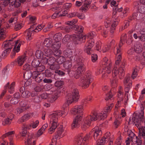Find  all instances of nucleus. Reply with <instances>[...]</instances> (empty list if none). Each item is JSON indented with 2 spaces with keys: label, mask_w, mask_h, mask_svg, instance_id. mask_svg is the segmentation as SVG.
<instances>
[{
  "label": "nucleus",
  "mask_w": 145,
  "mask_h": 145,
  "mask_svg": "<svg viewBox=\"0 0 145 145\" xmlns=\"http://www.w3.org/2000/svg\"><path fill=\"white\" fill-rule=\"evenodd\" d=\"M119 22V20L118 18L113 19L111 25V29H114L118 25Z\"/></svg>",
  "instance_id": "4c0bfd02"
},
{
  "label": "nucleus",
  "mask_w": 145,
  "mask_h": 145,
  "mask_svg": "<svg viewBox=\"0 0 145 145\" xmlns=\"http://www.w3.org/2000/svg\"><path fill=\"white\" fill-rule=\"evenodd\" d=\"M13 44L14 42L11 40H6L3 42L2 46L5 50L2 54V56H5L11 51Z\"/></svg>",
  "instance_id": "1a4fd4ad"
},
{
  "label": "nucleus",
  "mask_w": 145,
  "mask_h": 145,
  "mask_svg": "<svg viewBox=\"0 0 145 145\" xmlns=\"http://www.w3.org/2000/svg\"><path fill=\"white\" fill-rule=\"evenodd\" d=\"M105 99L106 100H112L113 99V95L110 92L106 94L105 96Z\"/></svg>",
  "instance_id": "bf43d9fd"
},
{
  "label": "nucleus",
  "mask_w": 145,
  "mask_h": 145,
  "mask_svg": "<svg viewBox=\"0 0 145 145\" xmlns=\"http://www.w3.org/2000/svg\"><path fill=\"white\" fill-rule=\"evenodd\" d=\"M27 58V56L24 54L18 57L17 59L15 60V61L17 63L19 66H21L23 64Z\"/></svg>",
  "instance_id": "393cba45"
},
{
  "label": "nucleus",
  "mask_w": 145,
  "mask_h": 145,
  "mask_svg": "<svg viewBox=\"0 0 145 145\" xmlns=\"http://www.w3.org/2000/svg\"><path fill=\"white\" fill-rule=\"evenodd\" d=\"M71 27L70 26H66V27L64 26H59V29H61L63 30L64 32H65V33H68L70 31Z\"/></svg>",
  "instance_id": "37998d69"
},
{
  "label": "nucleus",
  "mask_w": 145,
  "mask_h": 145,
  "mask_svg": "<svg viewBox=\"0 0 145 145\" xmlns=\"http://www.w3.org/2000/svg\"><path fill=\"white\" fill-rule=\"evenodd\" d=\"M141 113L138 114H134L132 117L129 119V124H133L136 125L139 130V136L140 138H142L144 140L145 145V127L141 126L142 121L144 120V108L142 104L140 106Z\"/></svg>",
  "instance_id": "f03ea898"
},
{
  "label": "nucleus",
  "mask_w": 145,
  "mask_h": 145,
  "mask_svg": "<svg viewBox=\"0 0 145 145\" xmlns=\"http://www.w3.org/2000/svg\"><path fill=\"white\" fill-rule=\"evenodd\" d=\"M68 110H66L64 111L61 110H57L54 112L50 114L49 118L50 120V128L48 129V133L52 134L54 132L57 126L59 125L58 122V118L63 115H67L68 113Z\"/></svg>",
  "instance_id": "20e7f679"
},
{
  "label": "nucleus",
  "mask_w": 145,
  "mask_h": 145,
  "mask_svg": "<svg viewBox=\"0 0 145 145\" xmlns=\"http://www.w3.org/2000/svg\"><path fill=\"white\" fill-rule=\"evenodd\" d=\"M72 66V63L71 61L68 60L65 61L64 64V67L66 69H69Z\"/></svg>",
  "instance_id": "ea45409f"
},
{
  "label": "nucleus",
  "mask_w": 145,
  "mask_h": 145,
  "mask_svg": "<svg viewBox=\"0 0 145 145\" xmlns=\"http://www.w3.org/2000/svg\"><path fill=\"white\" fill-rule=\"evenodd\" d=\"M30 118V116L28 114H26L22 116L19 119L18 121V122L20 123L24 121L25 120H27Z\"/></svg>",
  "instance_id": "c9c22d12"
},
{
  "label": "nucleus",
  "mask_w": 145,
  "mask_h": 145,
  "mask_svg": "<svg viewBox=\"0 0 145 145\" xmlns=\"http://www.w3.org/2000/svg\"><path fill=\"white\" fill-rule=\"evenodd\" d=\"M34 32L33 29H32L31 28H29L26 30V38L27 41H29L32 39Z\"/></svg>",
  "instance_id": "5701e85b"
},
{
  "label": "nucleus",
  "mask_w": 145,
  "mask_h": 145,
  "mask_svg": "<svg viewBox=\"0 0 145 145\" xmlns=\"http://www.w3.org/2000/svg\"><path fill=\"white\" fill-rule=\"evenodd\" d=\"M15 85V82H12L8 89V92L10 93H12L14 92V86Z\"/></svg>",
  "instance_id": "603ef678"
},
{
  "label": "nucleus",
  "mask_w": 145,
  "mask_h": 145,
  "mask_svg": "<svg viewBox=\"0 0 145 145\" xmlns=\"http://www.w3.org/2000/svg\"><path fill=\"white\" fill-rule=\"evenodd\" d=\"M58 97V93L57 91H54L52 94L49 96L48 101L51 103H52L56 100Z\"/></svg>",
  "instance_id": "4be33fe9"
},
{
  "label": "nucleus",
  "mask_w": 145,
  "mask_h": 145,
  "mask_svg": "<svg viewBox=\"0 0 145 145\" xmlns=\"http://www.w3.org/2000/svg\"><path fill=\"white\" fill-rule=\"evenodd\" d=\"M140 2L143 5L139 6L138 10L140 13H142L145 11V7H144V5L145 6V0H140Z\"/></svg>",
  "instance_id": "72a5a7b5"
},
{
  "label": "nucleus",
  "mask_w": 145,
  "mask_h": 145,
  "mask_svg": "<svg viewBox=\"0 0 145 145\" xmlns=\"http://www.w3.org/2000/svg\"><path fill=\"white\" fill-rule=\"evenodd\" d=\"M42 75V74L39 72L37 71H33L32 73V77L33 78H36L38 77V75Z\"/></svg>",
  "instance_id": "4d7b16f0"
},
{
  "label": "nucleus",
  "mask_w": 145,
  "mask_h": 145,
  "mask_svg": "<svg viewBox=\"0 0 145 145\" xmlns=\"http://www.w3.org/2000/svg\"><path fill=\"white\" fill-rule=\"evenodd\" d=\"M140 33L141 35L138 37L139 39L141 41H145V32L141 31H140Z\"/></svg>",
  "instance_id": "5fc2aeb1"
},
{
  "label": "nucleus",
  "mask_w": 145,
  "mask_h": 145,
  "mask_svg": "<svg viewBox=\"0 0 145 145\" xmlns=\"http://www.w3.org/2000/svg\"><path fill=\"white\" fill-rule=\"evenodd\" d=\"M92 97L89 96L85 98L82 101V102L84 105H86L88 104L91 101L92 99Z\"/></svg>",
  "instance_id": "c03bdc74"
},
{
  "label": "nucleus",
  "mask_w": 145,
  "mask_h": 145,
  "mask_svg": "<svg viewBox=\"0 0 145 145\" xmlns=\"http://www.w3.org/2000/svg\"><path fill=\"white\" fill-rule=\"evenodd\" d=\"M62 34L60 33H56L54 36L55 41H59L62 39Z\"/></svg>",
  "instance_id": "a18cd8bd"
},
{
  "label": "nucleus",
  "mask_w": 145,
  "mask_h": 145,
  "mask_svg": "<svg viewBox=\"0 0 145 145\" xmlns=\"http://www.w3.org/2000/svg\"><path fill=\"white\" fill-rule=\"evenodd\" d=\"M102 133V131L97 126L93 129L88 134H87L84 137H86L88 135L89 139L91 137L92 135L93 136L94 139L97 140L100 137Z\"/></svg>",
  "instance_id": "6e6552de"
},
{
  "label": "nucleus",
  "mask_w": 145,
  "mask_h": 145,
  "mask_svg": "<svg viewBox=\"0 0 145 145\" xmlns=\"http://www.w3.org/2000/svg\"><path fill=\"white\" fill-rule=\"evenodd\" d=\"M15 133L14 131H12L8 132L3 135L2 137L4 138L7 137H9V140L10 139H11L12 141L13 138L14 136V135Z\"/></svg>",
  "instance_id": "2f4dec72"
},
{
  "label": "nucleus",
  "mask_w": 145,
  "mask_h": 145,
  "mask_svg": "<svg viewBox=\"0 0 145 145\" xmlns=\"http://www.w3.org/2000/svg\"><path fill=\"white\" fill-rule=\"evenodd\" d=\"M85 67L83 64L78 65L74 74V76L76 79L78 78L80 76L81 74L85 71Z\"/></svg>",
  "instance_id": "6ab92c4d"
},
{
  "label": "nucleus",
  "mask_w": 145,
  "mask_h": 145,
  "mask_svg": "<svg viewBox=\"0 0 145 145\" xmlns=\"http://www.w3.org/2000/svg\"><path fill=\"white\" fill-rule=\"evenodd\" d=\"M10 5L12 6L14 5L15 7H18L20 5V2L19 0H10Z\"/></svg>",
  "instance_id": "473e14b6"
},
{
  "label": "nucleus",
  "mask_w": 145,
  "mask_h": 145,
  "mask_svg": "<svg viewBox=\"0 0 145 145\" xmlns=\"http://www.w3.org/2000/svg\"><path fill=\"white\" fill-rule=\"evenodd\" d=\"M77 22L76 19H74L71 21L67 22H65L66 24L68 25L67 26H70L71 27L70 30L72 28V25L75 24Z\"/></svg>",
  "instance_id": "58836bf2"
},
{
  "label": "nucleus",
  "mask_w": 145,
  "mask_h": 145,
  "mask_svg": "<svg viewBox=\"0 0 145 145\" xmlns=\"http://www.w3.org/2000/svg\"><path fill=\"white\" fill-rule=\"evenodd\" d=\"M50 10L51 11L55 12L52 15L51 17L53 19L57 17L58 15H59V16H65L66 14V12L64 11L62 12H64V13L59 14L61 13V9L60 7L59 6L52 8L50 9Z\"/></svg>",
  "instance_id": "ddd939ff"
},
{
  "label": "nucleus",
  "mask_w": 145,
  "mask_h": 145,
  "mask_svg": "<svg viewBox=\"0 0 145 145\" xmlns=\"http://www.w3.org/2000/svg\"><path fill=\"white\" fill-rule=\"evenodd\" d=\"M91 0H81L82 3L84 4L81 7V9L85 10L88 9L89 5L91 4Z\"/></svg>",
  "instance_id": "cd10ccee"
},
{
  "label": "nucleus",
  "mask_w": 145,
  "mask_h": 145,
  "mask_svg": "<svg viewBox=\"0 0 145 145\" xmlns=\"http://www.w3.org/2000/svg\"><path fill=\"white\" fill-rule=\"evenodd\" d=\"M65 131L63 127L59 128L57 131L56 134L53 138L52 139L54 141H57V139L63 137L65 136Z\"/></svg>",
  "instance_id": "a211bd4d"
},
{
  "label": "nucleus",
  "mask_w": 145,
  "mask_h": 145,
  "mask_svg": "<svg viewBox=\"0 0 145 145\" xmlns=\"http://www.w3.org/2000/svg\"><path fill=\"white\" fill-rule=\"evenodd\" d=\"M61 43L59 41H55L53 43L52 49L54 51L55 56H59L61 54V52L59 48L61 46Z\"/></svg>",
  "instance_id": "9d476101"
},
{
  "label": "nucleus",
  "mask_w": 145,
  "mask_h": 145,
  "mask_svg": "<svg viewBox=\"0 0 145 145\" xmlns=\"http://www.w3.org/2000/svg\"><path fill=\"white\" fill-rule=\"evenodd\" d=\"M49 87V86L48 85L45 86L44 87L42 86H37L35 87L34 89L36 91L40 92L43 90V88L46 90H49L50 89Z\"/></svg>",
  "instance_id": "c756f323"
},
{
  "label": "nucleus",
  "mask_w": 145,
  "mask_h": 145,
  "mask_svg": "<svg viewBox=\"0 0 145 145\" xmlns=\"http://www.w3.org/2000/svg\"><path fill=\"white\" fill-rule=\"evenodd\" d=\"M18 43V40L16 41L15 42V44L14 45V47L13 49L12 52L11 53V58H13L16 55V52H18L20 50V46L21 44Z\"/></svg>",
  "instance_id": "412c9836"
},
{
  "label": "nucleus",
  "mask_w": 145,
  "mask_h": 145,
  "mask_svg": "<svg viewBox=\"0 0 145 145\" xmlns=\"http://www.w3.org/2000/svg\"><path fill=\"white\" fill-rule=\"evenodd\" d=\"M83 111V106L82 105H78L73 107L71 110L70 112L72 114L76 115L79 114V115L82 116Z\"/></svg>",
  "instance_id": "f3484780"
},
{
  "label": "nucleus",
  "mask_w": 145,
  "mask_h": 145,
  "mask_svg": "<svg viewBox=\"0 0 145 145\" xmlns=\"http://www.w3.org/2000/svg\"><path fill=\"white\" fill-rule=\"evenodd\" d=\"M71 36L69 35H66L63 39V41L64 42H66L69 41L70 40H71Z\"/></svg>",
  "instance_id": "0e129e2a"
},
{
  "label": "nucleus",
  "mask_w": 145,
  "mask_h": 145,
  "mask_svg": "<svg viewBox=\"0 0 145 145\" xmlns=\"http://www.w3.org/2000/svg\"><path fill=\"white\" fill-rule=\"evenodd\" d=\"M122 141L121 137H119L116 139L114 145H121Z\"/></svg>",
  "instance_id": "338daca9"
},
{
  "label": "nucleus",
  "mask_w": 145,
  "mask_h": 145,
  "mask_svg": "<svg viewBox=\"0 0 145 145\" xmlns=\"http://www.w3.org/2000/svg\"><path fill=\"white\" fill-rule=\"evenodd\" d=\"M65 60V58L63 56H59L56 59V61L59 65L62 64Z\"/></svg>",
  "instance_id": "79ce46f5"
},
{
  "label": "nucleus",
  "mask_w": 145,
  "mask_h": 145,
  "mask_svg": "<svg viewBox=\"0 0 145 145\" xmlns=\"http://www.w3.org/2000/svg\"><path fill=\"white\" fill-rule=\"evenodd\" d=\"M111 19L108 18H106L105 21V25L106 28L109 27L110 25Z\"/></svg>",
  "instance_id": "49530a36"
},
{
  "label": "nucleus",
  "mask_w": 145,
  "mask_h": 145,
  "mask_svg": "<svg viewBox=\"0 0 145 145\" xmlns=\"http://www.w3.org/2000/svg\"><path fill=\"white\" fill-rule=\"evenodd\" d=\"M83 29L84 28L81 25H77L76 27V30L77 31L78 33H82L83 31Z\"/></svg>",
  "instance_id": "e2e57ef3"
},
{
  "label": "nucleus",
  "mask_w": 145,
  "mask_h": 145,
  "mask_svg": "<svg viewBox=\"0 0 145 145\" xmlns=\"http://www.w3.org/2000/svg\"><path fill=\"white\" fill-rule=\"evenodd\" d=\"M30 95L29 91L26 90L24 91L22 93V97L24 98H28Z\"/></svg>",
  "instance_id": "052dcab7"
},
{
  "label": "nucleus",
  "mask_w": 145,
  "mask_h": 145,
  "mask_svg": "<svg viewBox=\"0 0 145 145\" xmlns=\"http://www.w3.org/2000/svg\"><path fill=\"white\" fill-rule=\"evenodd\" d=\"M129 137H128L125 140V145H129L131 141L133 143L131 144V145H141L142 141L138 138L132 132H131L129 134Z\"/></svg>",
  "instance_id": "0eeeda50"
},
{
  "label": "nucleus",
  "mask_w": 145,
  "mask_h": 145,
  "mask_svg": "<svg viewBox=\"0 0 145 145\" xmlns=\"http://www.w3.org/2000/svg\"><path fill=\"white\" fill-rule=\"evenodd\" d=\"M96 143L97 145H103L107 141L104 137H102L100 140H97Z\"/></svg>",
  "instance_id": "de8ad7c7"
},
{
  "label": "nucleus",
  "mask_w": 145,
  "mask_h": 145,
  "mask_svg": "<svg viewBox=\"0 0 145 145\" xmlns=\"http://www.w3.org/2000/svg\"><path fill=\"white\" fill-rule=\"evenodd\" d=\"M78 90L77 89H73L71 93H68L66 96V101L69 105L74 101H77L79 99Z\"/></svg>",
  "instance_id": "423d86ee"
},
{
  "label": "nucleus",
  "mask_w": 145,
  "mask_h": 145,
  "mask_svg": "<svg viewBox=\"0 0 145 145\" xmlns=\"http://www.w3.org/2000/svg\"><path fill=\"white\" fill-rule=\"evenodd\" d=\"M101 64L103 67L97 70L96 75H98L103 73L102 77L103 78H106L108 76V74L112 71V62L106 57L104 58L102 61ZM125 65L124 62L122 63L121 67L119 68L118 65H114L112 71V76L115 77L118 75L120 79L122 78L125 75L124 67Z\"/></svg>",
  "instance_id": "f257e3e1"
},
{
  "label": "nucleus",
  "mask_w": 145,
  "mask_h": 145,
  "mask_svg": "<svg viewBox=\"0 0 145 145\" xmlns=\"http://www.w3.org/2000/svg\"><path fill=\"white\" fill-rule=\"evenodd\" d=\"M53 40L50 38H48L45 39L43 43V44L46 48H51Z\"/></svg>",
  "instance_id": "a878e982"
},
{
  "label": "nucleus",
  "mask_w": 145,
  "mask_h": 145,
  "mask_svg": "<svg viewBox=\"0 0 145 145\" xmlns=\"http://www.w3.org/2000/svg\"><path fill=\"white\" fill-rule=\"evenodd\" d=\"M107 117V114L104 112H98L97 111L93 112L89 116L86 117L82 123L81 128L83 130H86L90 125L91 122L98 119L104 120Z\"/></svg>",
  "instance_id": "7ed1b4c3"
},
{
  "label": "nucleus",
  "mask_w": 145,
  "mask_h": 145,
  "mask_svg": "<svg viewBox=\"0 0 145 145\" xmlns=\"http://www.w3.org/2000/svg\"><path fill=\"white\" fill-rule=\"evenodd\" d=\"M121 52H120L118 54L116 53V55L117 56L116 60L115 61V65H118L120 63L121 59Z\"/></svg>",
  "instance_id": "a19ab883"
},
{
  "label": "nucleus",
  "mask_w": 145,
  "mask_h": 145,
  "mask_svg": "<svg viewBox=\"0 0 145 145\" xmlns=\"http://www.w3.org/2000/svg\"><path fill=\"white\" fill-rule=\"evenodd\" d=\"M82 133L78 135L77 138V142L78 145H87L88 140V135L86 137L83 136Z\"/></svg>",
  "instance_id": "2eb2a0df"
},
{
  "label": "nucleus",
  "mask_w": 145,
  "mask_h": 145,
  "mask_svg": "<svg viewBox=\"0 0 145 145\" xmlns=\"http://www.w3.org/2000/svg\"><path fill=\"white\" fill-rule=\"evenodd\" d=\"M64 84L63 82L62 81H56L55 83V86L58 88L61 87Z\"/></svg>",
  "instance_id": "69168bd1"
},
{
  "label": "nucleus",
  "mask_w": 145,
  "mask_h": 145,
  "mask_svg": "<svg viewBox=\"0 0 145 145\" xmlns=\"http://www.w3.org/2000/svg\"><path fill=\"white\" fill-rule=\"evenodd\" d=\"M32 76V73L26 71L24 74V77L26 80H28Z\"/></svg>",
  "instance_id": "09e8293b"
},
{
  "label": "nucleus",
  "mask_w": 145,
  "mask_h": 145,
  "mask_svg": "<svg viewBox=\"0 0 145 145\" xmlns=\"http://www.w3.org/2000/svg\"><path fill=\"white\" fill-rule=\"evenodd\" d=\"M123 93L121 91H119L118 94L117 100L118 102L116 105L119 106V105L121 103H122L124 101L125 103H127V100L123 99Z\"/></svg>",
  "instance_id": "b1692460"
},
{
  "label": "nucleus",
  "mask_w": 145,
  "mask_h": 145,
  "mask_svg": "<svg viewBox=\"0 0 145 145\" xmlns=\"http://www.w3.org/2000/svg\"><path fill=\"white\" fill-rule=\"evenodd\" d=\"M44 25H38L36 28L33 29V31L35 32H38L40 31Z\"/></svg>",
  "instance_id": "774afa93"
},
{
  "label": "nucleus",
  "mask_w": 145,
  "mask_h": 145,
  "mask_svg": "<svg viewBox=\"0 0 145 145\" xmlns=\"http://www.w3.org/2000/svg\"><path fill=\"white\" fill-rule=\"evenodd\" d=\"M51 48H46L44 49V52L45 56L49 57L53 54V51Z\"/></svg>",
  "instance_id": "f704fd0d"
},
{
  "label": "nucleus",
  "mask_w": 145,
  "mask_h": 145,
  "mask_svg": "<svg viewBox=\"0 0 145 145\" xmlns=\"http://www.w3.org/2000/svg\"><path fill=\"white\" fill-rule=\"evenodd\" d=\"M94 44V40L91 39L89 40L84 47V51L88 54H90L92 52L91 48Z\"/></svg>",
  "instance_id": "dca6fc26"
},
{
  "label": "nucleus",
  "mask_w": 145,
  "mask_h": 145,
  "mask_svg": "<svg viewBox=\"0 0 145 145\" xmlns=\"http://www.w3.org/2000/svg\"><path fill=\"white\" fill-rule=\"evenodd\" d=\"M93 80V76L90 72L87 73L84 76L81 78L78 84L83 88H88Z\"/></svg>",
  "instance_id": "39448f33"
},
{
  "label": "nucleus",
  "mask_w": 145,
  "mask_h": 145,
  "mask_svg": "<svg viewBox=\"0 0 145 145\" xmlns=\"http://www.w3.org/2000/svg\"><path fill=\"white\" fill-rule=\"evenodd\" d=\"M31 136H29L28 138L27 139V141L25 142V145H35V142L33 141L32 144L31 143Z\"/></svg>",
  "instance_id": "8fccbe9b"
},
{
  "label": "nucleus",
  "mask_w": 145,
  "mask_h": 145,
  "mask_svg": "<svg viewBox=\"0 0 145 145\" xmlns=\"http://www.w3.org/2000/svg\"><path fill=\"white\" fill-rule=\"evenodd\" d=\"M60 68L59 65L58 64H56L55 63L51 65L50 66V68L52 70H57Z\"/></svg>",
  "instance_id": "6e6d98bb"
},
{
  "label": "nucleus",
  "mask_w": 145,
  "mask_h": 145,
  "mask_svg": "<svg viewBox=\"0 0 145 145\" xmlns=\"http://www.w3.org/2000/svg\"><path fill=\"white\" fill-rule=\"evenodd\" d=\"M13 16L15 15L16 16H13L10 18L9 20V22L10 23L14 22V23L16 22L18 20V16L16 15V14H14V12H13L12 14Z\"/></svg>",
  "instance_id": "864d4df0"
},
{
  "label": "nucleus",
  "mask_w": 145,
  "mask_h": 145,
  "mask_svg": "<svg viewBox=\"0 0 145 145\" xmlns=\"http://www.w3.org/2000/svg\"><path fill=\"white\" fill-rule=\"evenodd\" d=\"M86 36L80 35H73L71 36V40L73 41L75 43L77 44L84 42L86 39Z\"/></svg>",
  "instance_id": "4468645a"
},
{
  "label": "nucleus",
  "mask_w": 145,
  "mask_h": 145,
  "mask_svg": "<svg viewBox=\"0 0 145 145\" xmlns=\"http://www.w3.org/2000/svg\"><path fill=\"white\" fill-rule=\"evenodd\" d=\"M134 50L137 53H140L142 52V48L141 44H136L134 46Z\"/></svg>",
  "instance_id": "7c9ffc66"
},
{
  "label": "nucleus",
  "mask_w": 145,
  "mask_h": 145,
  "mask_svg": "<svg viewBox=\"0 0 145 145\" xmlns=\"http://www.w3.org/2000/svg\"><path fill=\"white\" fill-rule=\"evenodd\" d=\"M40 64L39 61L37 59H34L32 61L31 65L34 67H37Z\"/></svg>",
  "instance_id": "13d9d810"
},
{
  "label": "nucleus",
  "mask_w": 145,
  "mask_h": 145,
  "mask_svg": "<svg viewBox=\"0 0 145 145\" xmlns=\"http://www.w3.org/2000/svg\"><path fill=\"white\" fill-rule=\"evenodd\" d=\"M44 53L42 51L38 50L36 51L35 55L36 57L38 59L41 58L43 56Z\"/></svg>",
  "instance_id": "3c124183"
},
{
  "label": "nucleus",
  "mask_w": 145,
  "mask_h": 145,
  "mask_svg": "<svg viewBox=\"0 0 145 145\" xmlns=\"http://www.w3.org/2000/svg\"><path fill=\"white\" fill-rule=\"evenodd\" d=\"M82 119V117L81 115H77L74 119L71 124L72 129L78 127Z\"/></svg>",
  "instance_id": "aec40b11"
},
{
  "label": "nucleus",
  "mask_w": 145,
  "mask_h": 145,
  "mask_svg": "<svg viewBox=\"0 0 145 145\" xmlns=\"http://www.w3.org/2000/svg\"><path fill=\"white\" fill-rule=\"evenodd\" d=\"M113 106V103L111 104L110 105L105 108L104 109V112L106 113V114L109 112Z\"/></svg>",
  "instance_id": "680f3d73"
},
{
  "label": "nucleus",
  "mask_w": 145,
  "mask_h": 145,
  "mask_svg": "<svg viewBox=\"0 0 145 145\" xmlns=\"http://www.w3.org/2000/svg\"><path fill=\"white\" fill-rule=\"evenodd\" d=\"M0 28V40L4 39L6 37L5 28Z\"/></svg>",
  "instance_id": "e433bc0d"
},
{
  "label": "nucleus",
  "mask_w": 145,
  "mask_h": 145,
  "mask_svg": "<svg viewBox=\"0 0 145 145\" xmlns=\"http://www.w3.org/2000/svg\"><path fill=\"white\" fill-rule=\"evenodd\" d=\"M63 54L65 57L69 58L71 61L73 60V61H76L77 62H79L80 61L78 58L77 59V58L73 53V51L71 49H66L64 51Z\"/></svg>",
  "instance_id": "f8f14e48"
},
{
  "label": "nucleus",
  "mask_w": 145,
  "mask_h": 145,
  "mask_svg": "<svg viewBox=\"0 0 145 145\" xmlns=\"http://www.w3.org/2000/svg\"><path fill=\"white\" fill-rule=\"evenodd\" d=\"M39 123V121L38 120H36L35 121H33L31 124H29L26 125V128L28 130L30 129L31 127L33 129H35L38 126Z\"/></svg>",
  "instance_id": "c85d7f7f"
},
{
  "label": "nucleus",
  "mask_w": 145,
  "mask_h": 145,
  "mask_svg": "<svg viewBox=\"0 0 145 145\" xmlns=\"http://www.w3.org/2000/svg\"><path fill=\"white\" fill-rule=\"evenodd\" d=\"M123 83L125 87V95L127 96V100H128V93L130 89L132 87V82L130 80V77H126Z\"/></svg>",
  "instance_id": "9b49d317"
},
{
  "label": "nucleus",
  "mask_w": 145,
  "mask_h": 145,
  "mask_svg": "<svg viewBox=\"0 0 145 145\" xmlns=\"http://www.w3.org/2000/svg\"><path fill=\"white\" fill-rule=\"evenodd\" d=\"M44 63H48L50 66L55 63L56 59L53 56L49 57L48 58L45 57L44 59Z\"/></svg>",
  "instance_id": "bb28decb"
}]
</instances>
